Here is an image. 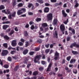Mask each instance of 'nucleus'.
Segmentation results:
<instances>
[{
  "mask_svg": "<svg viewBox=\"0 0 79 79\" xmlns=\"http://www.w3.org/2000/svg\"><path fill=\"white\" fill-rule=\"evenodd\" d=\"M42 57V59H45V56L43 54H42L41 55H39L38 56H36L35 58L34 61L35 63H37V61L36 60V59L38 60H40V58Z\"/></svg>",
  "mask_w": 79,
  "mask_h": 79,
  "instance_id": "obj_1",
  "label": "nucleus"
},
{
  "mask_svg": "<svg viewBox=\"0 0 79 79\" xmlns=\"http://www.w3.org/2000/svg\"><path fill=\"white\" fill-rule=\"evenodd\" d=\"M48 26V24L47 23H43L41 24V27H40V31H44V28H45Z\"/></svg>",
  "mask_w": 79,
  "mask_h": 79,
  "instance_id": "obj_2",
  "label": "nucleus"
},
{
  "mask_svg": "<svg viewBox=\"0 0 79 79\" xmlns=\"http://www.w3.org/2000/svg\"><path fill=\"white\" fill-rule=\"evenodd\" d=\"M47 19L48 21H52L53 19V14L49 13L47 15Z\"/></svg>",
  "mask_w": 79,
  "mask_h": 79,
  "instance_id": "obj_3",
  "label": "nucleus"
},
{
  "mask_svg": "<svg viewBox=\"0 0 79 79\" xmlns=\"http://www.w3.org/2000/svg\"><path fill=\"white\" fill-rule=\"evenodd\" d=\"M60 28V30L63 32V34H64V32H63L65 30V27H64V24H62L61 25Z\"/></svg>",
  "mask_w": 79,
  "mask_h": 79,
  "instance_id": "obj_4",
  "label": "nucleus"
},
{
  "mask_svg": "<svg viewBox=\"0 0 79 79\" xmlns=\"http://www.w3.org/2000/svg\"><path fill=\"white\" fill-rule=\"evenodd\" d=\"M8 51L7 50H3L2 54V56H6L8 53Z\"/></svg>",
  "mask_w": 79,
  "mask_h": 79,
  "instance_id": "obj_5",
  "label": "nucleus"
},
{
  "mask_svg": "<svg viewBox=\"0 0 79 79\" xmlns=\"http://www.w3.org/2000/svg\"><path fill=\"white\" fill-rule=\"evenodd\" d=\"M59 58V53H58L57 51L56 52L55 54V58L54 59L56 60H58Z\"/></svg>",
  "mask_w": 79,
  "mask_h": 79,
  "instance_id": "obj_6",
  "label": "nucleus"
},
{
  "mask_svg": "<svg viewBox=\"0 0 79 79\" xmlns=\"http://www.w3.org/2000/svg\"><path fill=\"white\" fill-rule=\"evenodd\" d=\"M11 44L12 46L13 47H15L17 44V43H16V40H12L11 42Z\"/></svg>",
  "mask_w": 79,
  "mask_h": 79,
  "instance_id": "obj_7",
  "label": "nucleus"
},
{
  "mask_svg": "<svg viewBox=\"0 0 79 79\" xmlns=\"http://www.w3.org/2000/svg\"><path fill=\"white\" fill-rule=\"evenodd\" d=\"M50 9L48 7H45L44 10V11L45 13H48L49 12Z\"/></svg>",
  "mask_w": 79,
  "mask_h": 79,
  "instance_id": "obj_8",
  "label": "nucleus"
},
{
  "mask_svg": "<svg viewBox=\"0 0 79 79\" xmlns=\"http://www.w3.org/2000/svg\"><path fill=\"white\" fill-rule=\"evenodd\" d=\"M2 13H5L6 14H10V12L8 10H7L6 12V10H2Z\"/></svg>",
  "mask_w": 79,
  "mask_h": 79,
  "instance_id": "obj_9",
  "label": "nucleus"
},
{
  "mask_svg": "<svg viewBox=\"0 0 79 79\" xmlns=\"http://www.w3.org/2000/svg\"><path fill=\"white\" fill-rule=\"evenodd\" d=\"M57 23H58V20H57V19L56 18L54 19L53 21V24H54V25L56 24Z\"/></svg>",
  "mask_w": 79,
  "mask_h": 79,
  "instance_id": "obj_10",
  "label": "nucleus"
},
{
  "mask_svg": "<svg viewBox=\"0 0 79 79\" xmlns=\"http://www.w3.org/2000/svg\"><path fill=\"white\" fill-rule=\"evenodd\" d=\"M21 11L22 10H19L17 12V15H20L21 14H23V12Z\"/></svg>",
  "mask_w": 79,
  "mask_h": 79,
  "instance_id": "obj_11",
  "label": "nucleus"
},
{
  "mask_svg": "<svg viewBox=\"0 0 79 79\" xmlns=\"http://www.w3.org/2000/svg\"><path fill=\"white\" fill-rule=\"evenodd\" d=\"M69 31H72L73 34H75V30L73 29L71 27H69Z\"/></svg>",
  "mask_w": 79,
  "mask_h": 79,
  "instance_id": "obj_12",
  "label": "nucleus"
},
{
  "mask_svg": "<svg viewBox=\"0 0 79 79\" xmlns=\"http://www.w3.org/2000/svg\"><path fill=\"white\" fill-rule=\"evenodd\" d=\"M62 13L63 16H64V17H66L67 16V14L65 13L64 11V10H63L62 11Z\"/></svg>",
  "mask_w": 79,
  "mask_h": 79,
  "instance_id": "obj_13",
  "label": "nucleus"
},
{
  "mask_svg": "<svg viewBox=\"0 0 79 79\" xmlns=\"http://www.w3.org/2000/svg\"><path fill=\"white\" fill-rule=\"evenodd\" d=\"M8 27H9V25H5L3 26V28L4 30H6Z\"/></svg>",
  "mask_w": 79,
  "mask_h": 79,
  "instance_id": "obj_14",
  "label": "nucleus"
},
{
  "mask_svg": "<svg viewBox=\"0 0 79 79\" xmlns=\"http://www.w3.org/2000/svg\"><path fill=\"white\" fill-rule=\"evenodd\" d=\"M51 67H52V64H50L48 66V68L47 69V71H50V69H51Z\"/></svg>",
  "mask_w": 79,
  "mask_h": 79,
  "instance_id": "obj_15",
  "label": "nucleus"
},
{
  "mask_svg": "<svg viewBox=\"0 0 79 79\" xmlns=\"http://www.w3.org/2000/svg\"><path fill=\"white\" fill-rule=\"evenodd\" d=\"M76 43H74L72 44L70 46V47L71 48H73V47H76Z\"/></svg>",
  "mask_w": 79,
  "mask_h": 79,
  "instance_id": "obj_16",
  "label": "nucleus"
},
{
  "mask_svg": "<svg viewBox=\"0 0 79 79\" xmlns=\"http://www.w3.org/2000/svg\"><path fill=\"white\" fill-rule=\"evenodd\" d=\"M75 62H76V59H72L70 60V64H72V63H75Z\"/></svg>",
  "mask_w": 79,
  "mask_h": 79,
  "instance_id": "obj_17",
  "label": "nucleus"
},
{
  "mask_svg": "<svg viewBox=\"0 0 79 79\" xmlns=\"http://www.w3.org/2000/svg\"><path fill=\"white\" fill-rule=\"evenodd\" d=\"M27 53H28V50L27 49L24 50L23 52V55H26Z\"/></svg>",
  "mask_w": 79,
  "mask_h": 79,
  "instance_id": "obj_18",
  "label": "nucleus"
},
{
  "mask_svg": "<svg viewBox=\"0 0 79 79\" xmlns=\"http://www.w3.org/2000/svg\"><path fill=\"white\" fill-rule=\"evenodd\" d=\"M54 37H56V38H58V33L57 31H55V33L54 34Z\"/></svg>",
  "mask_w": 79,
  "mask_h": 79,
  "instance_id": "obj_19",
  "label": "nucleus"
},
{
  "mask_svg": "<svg viewBox=\"0 0 79 79\" xmlns=\"http://www.w3.org/2000/svg\"><path fill=\"white\" fill-rule=\"evenodd\" d=\"M16 11H14L12 13V17H15L16 16Z\"/></svg>",
  "mask_w": 79,
  "mask_h": 79,
  "instance_id": "obj_20",
  "label": "nucleus"
},
{
  "mask_svg": "<svg viewBox=\"0 0 79 79\" xmlns=\"http://www.w3.org/2000/svg\"><path fill=\"white\" fill-rule=\"evenodd\" d=\"M41 20H42V19L40 18H37L35 19V21H37V22L40 21Z\"/></svg>",
  "mask_w": 79,
  "mask_h": 79,
  "instance_id": "obj_21",
  "label": "nucleus"
},
{
  "mask_svg": "<svg viewBox=\"0 0 79 79\" xmlns=\"http://www.w3.org/2000/svg\"><path fill=\"white\" fill-rule=\"evenodd\" d=\"M3 45L5 48H7L8 47V44L7 43H4L3 44Z\"/></svg>",
  "mask_w": 79,
  "mask_h": 79,
  "instance_id": "obj_22",
  "label": "nucleus"
},
{
  "mask_svg": "<svg viewBox=\"0 0 79 79\" xmlns=\"http://www.w3.org/2000/svg\"><path fill=\"white\" fill-rule=\"evenodd\" d=\"M37 1L40 3H44V1L42 0H37Z\"/></svg>",
  "mask_w": 79,
  "mask_h": 79,
  "instance_id": "obj_23",
  "label": "nucleus"
},
{
  "mask_svg": "<svg viewBox=\"0 0 79 79\" xmlns=\"http://www.w3.org/2000/svg\"><path fill=\"white\" fill-rule=\"evenodd\" d=\"M71 56H69L67 57L66 60L67 61H70V59H71Z\"/></svg>",
  "mask_w": 79,
  "mask_h": 79,
  "instance_id": "obj_24",
  "label": "nucleus"
},
{
  "mask_svg": "<svg viewBox=\"0 0 79 79\" xmlns=\"http://www.w3.org/2000/svg\"><path fill=\"white\" fill-rule=\"evenodd\" d=\"M37 74H38V72L37 71H36L35 72H34L33 73V75H34V76H36L37 75Z\"/></svg>",
  "mask_w": 79,
  "mask_h": 79,
  "instance_id": "obj_25",
  "label": "nucleus"
},
{
  "mask_svg": "<svg viewBox=\"0 0 79 79\" xmlns=\"http://www.w3.org/2000/svg\"><path fill=\"white\" fill-rule=\"evenodd\" d=\"M10 21H7L6 22H3L2 23V24H10Z\"/></svg>",
  "mask_w": 79,
  "mask_h": 79,
  "instance_id": "obj_26",
  "label": "nucleus"
},
{
  "mask_svg": "<svg viewBox=\"0 0 79 79\" xmlns=\"http://www.w3.org/2000/svg\"><path fill=\"white\" fill-rule=\"evenodd\" d=\"M14 32H15V31H14V30H11L10 32L9 33L10 35H11L14 33Z\"/></svg>",
  "mask_w": 79,
  "mask_h": 79,
  "instance_id": "obj_27",
  "label": "nucleus"
},
{
  "mask_svg": "<svg viewBox=\"0 0 79 79\" xmlns=\"http://www.w3.org/2000/svg\"><path fill=\"white\" fill-rule=\"evenodd\" d=\"M24 35L26 37L28 36V33H27V31H25L24 32Z\"/></svg>",
  "mask_w": 79,
  "mask_h": 79,
  "instance_id": "obj_28",
  "label": "nucleus"
},
{
  "mask_svg": "<svg viewBox=\"0 0 79 79\" xmlns=\"http://www.w3.org/2000/svg\"><path fill=\"white\" fill-rule=\"evenodd\" d=\"M4 38L5 39H6V40H8V39H9V37L6 35L4 36Z\"/></svg>",
  "mask_w": 79,
  "mask_h": 79,
  "instance_id": "obj_29",
  "label": "nucleus"
},
{
  "mask_svg": "<svg viewBox=\"0 0 79 79\" xmlns=\"http://www.w3.org/2000/svg\"><path fill=\"white\" fill-rule=\"evenodd\" d=\"M5 8V6L2 5L0 6V10H2V9H4Z\"/></svg>",
  "mask_w": 79,
  "mask_h": 79,
  "instance_id": "obj_30",
  "label": "nucleus"
},
{
  "mask_svg": "<svg viewBox=\"0 0 79 79\" xmlns=\"http://www.w3.org/2000/svg\"><path fill=\"white\" fill-rule=\"evenodd\" d=\"M23 6V4L22 3H20L18 5V6L19 7H21V6Z\"/></svg>",
  "mask_w": 79,
  "mask_h": 79,
  "instance_id": "obj_31",
  "label": "nucleus"
},
{
  "mask_svg": "<svg viewBox=\"0 0 79 79\" xmlns=\"http://www.w3.org/2000/svg\"><path fill=\"white\" fill-rule=\"evenodd\" d=\"M28 14L29 15H30V16H32V15H34V14L33 13L31 12H28Z\"/></svg>",
  "mask_w": 79,
  "mask_h": 79,
  "instance_id": "obj_32",
  "label": "nucleus"
},
{
  "mask_svg": "<svg viewBox=\"0 0 79 79\" xmlns=\"http://www.w3.org/2000/svg\"><path fill=\"white\" fill-rule=\"evenodd\" d=\"M50 52V49H47L45 50V52L46 53H48Z\"/></svg>",
  "mask_w": 79,
  "mask_h": 79,
  "instance_id": "obj_33",
  "label": "nucleus"
},
{
  "mask_svg": "<svg viewBox=\"0 0 79 79\" xmlns=\"http://www.w3.org/2000/svg\"><path fill=\"white\" fill-rule=\"evenodd\" d=\"M18 45H19V46H23V43L22 42H19L18 43Z\"/></svg>",
  "mask_w": 79,
  "mask_h": 79,
  "instance_id": "obj_34",
  "label": "nucleus"
},
{
  "mask_svg": "<svg viewBox=\"0 0 79 79\" xmlns=\"http://www.w3.org/2000/svg\"><path fill=\"white\" fill-rule=\"evenodd\" d=\"M16 53V51H12L11 52H10V54H12V55H13V54H15Z\"/></svg>",
  "mask_w": 79,
  "mask_h": 79,
  "instance_id": "obj_35",
  "label": "nucleus"
},
{
  "mask_svg": "<svg viewBox=\"0 0 79 79\" xmlns=\"http://www.w3.org/2000/svg\"><path fill=\"white\" fill-rule=\"evenodd\" d=\"M77 12H75L73 14V17H75L77 15Z\"/></svg>",
  "mask_w": 79,
  "mask_h": 79,
  "instance_id": "obj_36",
  "label": "nucleus"
},
{
  "mask_svg": "<svg viewBox=\"0 0 79 79\" xmlns=\"http://www.w3.org/2000/svg\"><path fill=\"white\" fill-rule=\"evenodd\" d=\"M29 54L30 55H33L34 54V52H30Z\"/></svg>",
  "mask_w": 79,
  "mask_h": 79,
  "instance_id": "obj_37",
  "label": "nucleus"
},
{
  "mask_svg": "<svg viewBox=\"0 0 79 79\" xmlns=\"http://www.w3.org/2000/svg\"><path fill=\"white\" fill-rule=\"evenodd\" d=\"M19 68V66H17L16 67H15V71H17L18 70V69Z\"/></svg>",
  "mask_w": 79,
  "mask_h": 79,
  "instance_id": "obj_38",
  "label": "nucleus"
},
{
  "mask_svg": "<svg viewBox=\"0 0 79 79\" xmlns=\"http://www.w3.org/2000/svg\"><path fill=\"white\" fill-rule=\"evenodd\" d=\"M45 6H50V4L47 3H45Z\"/></svg>",
  "mask_w": 79,
  "mask_h": 79,
  "instance_id": "obj_39",
  "label": "nucleus"
},
{
  "mask_svg": "<svg viewBox=\"0 0 79 79\" xmlns=\"http://www.w3.org/2000/svg\"><path fill=\"white\" fill-rule=\"evenodd\" d=\"M45 32H47V31H48V27H46L44 29Z\"/></svg>",
  "mask_w": 79,
  "mask_h": 79,
  "instance_id": "obj_40",
  "label": "nucleus"
},
{
  "mask_svg": "<svg viewBox=\"0 0 79 79\" xmlns=\"http://www.w3.org/2000/svg\"><path fill=\"white\" fill-rule=\"evenodd\" d=\"M43 69L44 68H43V67H40L39 68V70L40 71H42L43 70Z\"/></svg>",
  "mask_w": 79,
  "mask_h": 79,
  "instance_id": "obj_41",
  "label": "nucleus"
},
{
  "mask_svg": "<svg viewBox=\"0 0 79 79\" xmlns=\"http://www.w3.org/2000/svg\"><path fill=\"white\" fill-rule=\"evenodd\" d=\"M73 73L74 74H77V71L76 69H74L73 70Z\"/></svg>",
  "mask_w": 79,
  "mask_h": 79,
  "instance_id": "obj_42",
  "label": "nucleus"
},
{
  "mask_svg": "<svg viewBox=\"0 0 79 79\" xmlns=\"http://www.w3.org/2000/svg\"><path fill=\"white\" fill-rule=\"evenodd\" d=\"M8 61H11L12 59H11V58L10 57H9L8 58Z\"/></svg>",
  "mask_w": 79,
  "mask_h": 79,
  "instance_id": "obj_43",
  "label": "nucleus"
},
{
  "mask_svg": "<svg viewBox=\"0 0 79 79\" xmlns=\"http://www.w3.org/2000/svg\"><path fill=\"white\" fill-rule=\"evenodd\" d=\"M68 19H67L66 21H65L64 22V24H67V23H68Z\"/></svg>",
  "mask_w": 79,
  "mask_h": 79,
  "instance_id": "obj_44",
  "label": "nucleus"
},
{
  "mask_svg": "<svg viewBox=\"0 0 79 79\" xmlns=\"http://www.w3.org/2000/svg\"><path fill=\"white\" fill-rule=\"evenodd\" d=\"M70 39H71V37H68L67 38V41H69V40H70Z\"/></svg>",
  "mask_w": 79,
  "mask_h": 79,
  "instance_id": "obj_45",
  "label": "nucleus"
},
{
  "mask_svg": "<svg viewBox=\"0 0 79 79\" xmlns=\"http://www.w3.org/2000/svg\"><path fill=\"white\" fill-rule=\"evenodd\" d=\"M4 67L5 68H8V65H5L4 66Z\"/></svg>",
  "mask_w": 79,
  "mask_h": 79,
  "instance_id": "obj_46",
  "label": "nucleus"
},
{
  "mask_svg": "<svg viewBox=\"0 0 79 79\" xmlns=\"http://www.w3.org/2000/svg\"><path fill=\"white\" fill-rule=\"evenodd\" d=\"M32 6V4H29L28 5V8H31Z\"/></svg>",
  "mask_w": 79,
  "mask_h": 79,
  "instance_id": "obj_47",
  "label": "nucleus"
},
{
  "mask_svg": "<svg viewBox=\"0 0 79 79\" xmlns=\"http://www.w3.org/2000/svg\"><path fill=\"white\" fill-rule=\"evenodd\" d=\"M31 29H32V30H33V29H35V27L34 26V25H32L31 27Z\"/></svg>",
  "mask_w": 79,
  "mask_h": 79,
  "instance_id": "obj_48",
  "label": "nucleus"
},
{
  "mask_svg": "<svg viewBox=\"0 0 79 79\" xmlns=\"http://www.w3.org/2000/svg\"><path fill=\"white\" fill-rule=\"evenodd\" d=\"M12 58H13V59H15V60H16V59H17V58H18L16 56H12Z\"/></svg>",
  "mask_w": 79,
  "mask_h": 79,
  "instance_id": "obj_49",
  "label": "nucleus"
},
{
  "mask_svg": "<svg viewBox=\"0 0 79 79\" xmlns=\"http://www.w3.org/2000/svg\"><path fill=\"white\" fill-rule=\"evenodd\" d=\"M40 50V48H35V51H39Z\"/></svg>",
  "mask_w": 79,
  "mask_h": 79,
  "instance_id": "obj_50",
  "label": "nucleus"
},
{
  "mask_svg": "<svg viewBox=\"0 0 79 79\" xmlns=\"http://www.w3.org/2000/svg\"><path fill=\"white\" fill-rule=\"evenodd\" d=\"M72 52L74 54V55H75V54H77V52L74 51H72Z\"/></svg>",
  "mask_w": 79,
  "mask_h": 79,
  "instance_id": "obj_51",
  "label": "nucleus"
},
{
  "mask_svg": "<svg viewBox=\"0 0 79 79\" xmlns=\"http://www.w3.org/2000/svg\"><path fill=\"white\" fill-rule=\"evenodd\" d=\"M51 2L53 3H55V2H56V0H51Z\"/></svg>",
  "mask_w": 79,
  "mask_h": 79,
  "instance_id": "obj_52",
  "label": "nucleus"
},
{
  "mask_svg": "<svg viewBox=\"0 0 79 79\" xmlns=\"http://www.w3.org/2000/svg\"><path fill=\"white\" fill-rule=\"evenodd\" d=\"M41 63L42 64H45L46 63V62L44 61H41Z\"/></svg>",
  "mask_w": 79,
  "mask_h": 79,
  "instance_id": "obj_53",
  "label": "nucleus"
},
{
  "mask_svg": "<svg viewBox=\"0 0 79 79\" xmlns=\"http://www.w3.org/2000/svg\"><path fill=\"white\" fill-rule=\"evenodd\" d=\"M35 29H37L38 28V26H37V25L35 24Z\"/></svg>",
  "mask_w": 79,
  "mask_h": 79,
  "instance_id": "obj_54",
  "label": "nucleus"
},
{
  "mask_svg": "<svg viewBox=\"0 0 79 79\" xmlns=\"http://www.w3.org/2000/svg\"><path fill=\"white\" fill-rule=\"evenodd\" d=\"M21 11H23V12H26V9L23 8L21 10Z\"/></svg>",
  "mask_w": 79,
  "mask_h": 79,
  "instance_id": "obj_55",
  "label": "nucleus"
},
{
  "mask_svg": "<svg viewBox=\"0 0 79 79\" xmlns=\"http://www.w3.org/2000/svg\"><path fill=\"white\" fill-rule=\"evenodd\" d=\"M34 23L33 22L31 21L29 22V24L30 25H31V24H33Z\"/></svg>",
  "mask_w": 79,
  "mask_h": 79,
  "instance_id": "obj_56",
  "label": "nucleus"
},
{
  "mask_svg": "<svg viewBox=\"0 0 79 79\" xmlns=\"http://www.w3.org/2000/svg\"><path fill=\"white\" fill-rule=\"evenodd\" d=\"M26 14H23L20 16V17H26Z\"/></svg>",
  "mask_w": 79,
  "mask_h": 79,
  "instance_id": "obj_57",
  "label": "nucleus"
},
{
  "mask_svg": "<svg viewBox=\"0 0 79 79\" xmlns=\"http://www.w3.org/2000/svg\"><path fill=\"white\" fill-rule=\"evenodd\" d=\"M0 64L1 65H3V61L1 60V59H0Z\"/></svg>",
  "mask_w": 79,
  "mask_h": 79,
  "instance_id": "obj_58",
  "label": "nucleus"
},
{
  "mask_svg": "<svg viewBox=\"0 0 79 79\" xmlns=\"http://www.w3.org/2000/svg\"><path fill=\"white\" fill-rule=\"evenodd\" d=\"M19 46H17L16 47V50H17V51H19Z\"/></svg>",
  "mask_w": 79,
  "mask_h": 79,
  "instance_id": "obj_59",
  "label": "nucleus"
},
{
  "mask_svg": "<svg viewBox=\"0 0 79 79\" xmlns=\"http://www.w3.org/2000/svg\"><path fill=\"white\" fill-rule=\"evenodd\" d=\"M78 6H79V4L77 3H76L75 5V8H76Z\"/></svg>",
  "mask_w": 79,
  "mask_h": 79,
  "instance_id": "obj_60",
  "label": "nucleus"
},
{
  "mask_svg": "<svg viewBox=\"0 0 79 79\" xmlns=\"http://www.w3.org/2000/svg\"><path fill=\"white\" fill-rule=\"evenodd\" d=\"M45 47L46 48H48L49 47V44H48L45 45Z\"/></svg>",
  "mask_w": 79,
  "mask_h": 79,
  "instance_id": "obj_61",
  "label": "nucleus"
},
{
  "mask_svg": "<svg viewBox=\"0 0 79 79\" xmlns=\"http://www.w3.org/2000/svg\"><path fill=\"white\" fill-rule=\"evenodd\" d=\"M27 62V58H26V59L24 61V63H26Z\"/></svg>",
  "mask_w": 79,
  "mask_h": 79,
  "instance_id": "obj_62",
  "label": "nucleus"
},
{
  "mask_svg": "<svg viewBox=\"0 0 79 79\" xmlns=\"http://www.w3.org/2000/svg\"><path fill=\"white\" fill-rule=\"evenodd\" d=\"M15 31H18V28L17 27H15Z\"/></svg>",
  "mask_w": 79,
  "mask_h": 79,
  "instance_id": "obj_63",
  "label": "nucleus"
},
{
  "mask_svg": "<svg viewBox=\"0 0 79 79\" xmlns=\"http://www.w3.org/2000/svg\"><path fill=\"white\" fill-rule=\"evenodd\" d=\"M19 50H20L21 51H23V48H22V47H20L19 48Z\"/></svg>",
  "mask_w": 79,
  "mask_h": 79,
  "instance_id": "obj_64",
  "label": "nucleus"
}]
</instances>
